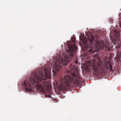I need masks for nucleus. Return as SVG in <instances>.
I'll use <instances>...</instances> for the list:
<instances>
[{
    "label": "nucleus",
    "instance_id": "3",
    "mask_svg": "<svg viewBox=\"0 0 121 121\" xmlns=\"http://www.w3.org/2000/svg\"><path fill=\"white\" fill-rule=\"evenodd\" d=\"M68 46L69 49L66 53L64 59H57L56 60V62H54V65L53 67L54 69L52 70L53 76L56 75L57 74V73L54 71V70L56 71H60V69L62 67L61 64L63 65H65L68 62L72 60L71 57L74 55L75 52L78 49L76 45L75 44H73V45L71 43L69 44H68Z\"/></svg>",
    "mask_w": 121,
    "mask_h": 121
},
{
    "label": "nucleus",
    "instance_id": "10",
    "mask_svg": "<svg viewBox=\"0 0 121 121\" xmlns=\"http://www.w3.org/2000/svg\"><path fill=\"white\" fill-rule=\"evenodd\" d=\"M98 56V54H97V53L96 54V55H93V56L94 57H95V56H96L97 57Z\"/></svg>",
    "mask_w": 121,
    "mask_h": 121
},
{
    "label": "nucleus",
    "instance_id": "12",
    "mask_svg": "<svg viewBox=\"0 0 121 121\" xmlns=\"http://www.w3.org/2000/svg\"><path fill=\"white\" fill-rule=\"evenodd\" d=\"M120 26L121 27V23H120Z\"/></svg>",
    "mask_w": 121,
    "mask_h": 121
},
{
    "label": "nucleus",
    "instance_id": "6",
    "mask_svg": "<svg viewBox=\"0 0 121 121\" xmlns=\"http://www.w3.org/2000/svg\"><path fill=\"white\" fill-rule=\"evenodd\" d=\"M114 36L116 39H115L114 37L110 35V39L112 42L114 44H117V41H119L120 40V35L118 32L116 30H115L114 32Z\"/></svg>",
    "mask_w": 121,
    "mask_h": 121
},
{
    "label": "nucleus",
    "instance_id": "5",
    "mask_svg": "<svg viewBox=\"0 0 121 121\" xmlns=\"http://www.w3.org/2000/svg\"><path fill=\"white\" fill-rule=\"evenodd\" d=\"M95 60H92V67L93 70L95 71L96 74L105 73L106 69H109L110 71H113L112 65L111 64H107L105 63L104 66L101 63H99L98 64V66H97L95 65Z\"/></svg>",
    "mask_w": 121,
    "mask_h": 121
},
{
    "label": "nucleus",
    "instance_id": "4",
    "mask_svg": "<svg viewBox=\"0 0 121 121\" xmlns=\"http://www.w3.org/2000/svg\"><path fill=\"white\" fill-rule=\"evenodd\" d=\"M86 35L87 36L88 39L89 43L86 40L84 42L83 44L84 50L85 51L86 50L89 48L88 54H90L97 52H93V49L94 46L98 50L102 49L104 47V42L102 40H99L97 35H95V38H94V36L92 35L91 33V37L90 35H88L87 34H86Z\"/></svg>",
    "mask_w": 121,
    "mask_h": 121
},
{
    "label": "nucleus",
    "instance_id": "7",
    "mask_svg": "<svg viewBox=\"0 0 121 121\" xmlns=\"http://www.w3.org/2000/svg\"><path fill=\"white\" fill-rule=\"evenodd\" d=\"M109 45V43L107 41L105 43V48H106L107 49L109 50L110 48Z\"/></svg>",
    "mask_w": 121,
    "mask_h": 121
},
{
    "label": "nucleus",
    "instance_id": "1",
    "mask_svg": "<svg viewBox=\"0 0 121 121\" xmlns=\"http://www.w3.org/2000/svg\"><path fill=\"white\" fill-rule=\"evenodd\" d=\"M45 73L43 75L42 71L41 70H37L33 72L31 77L28 80H26L22 83V85L26 88V91H34L35 87L33 85L30 84V83L35 85L38 90L42 91L43 92L45 90V88L48 89L49 91H51V87L48 82H45L47 78H50L51 74L50 70L47 68L44 69Z\"/></svg>",
    "mask_w": 121,
    "mask_h": 121
},
{
    "label": "nucleus",
    "instance_id": "9",
    "mask_svg": "<svg viewBox=\"0 0 121 121\" xmlns=\"http://www.w3.org/2000/svg\"><path fill=\"white\" fill-rule=\"evenodd\" d=\"M45 97L46 98H51V96L50 95H46L45 96Z\"/></svg>",
    "mask_w": 121,
    "mask_h": 121
},
{
    "label": "nucleus",
    "instance_id": "13",
    "mask_svg": "<svg viewBox=\"0 0 121 121\" xmlns=\"http://www.w3.org/2000/svg\"><path fill=\"white\" fill-rule=\"evenodd\" d=\"M91 64H90V66H91Z\"/></svg>",
    "mask_w": 121,
    "mask_h": 121
},
{
    "label": "nucleus",
    "instance_id": "2",
    "mask_svg": "<svg viewBox=\"0 0 121 121\" xmlns=\"http://www.w3.org/2000/svg\"><path fill=\"white\" fill-rule=\"evenodd\" d=\"M77 63L78 62L76 61L74 64H71L69 66L70 70L67 72L68 73H71L65 76L64 79L60 80L59 88L61 90H65L67 88H70L71 87L70 81H73V84L75 85L78 84L80 82L81 78L79 75V70L76 65Z\"/></svg>",
    "mask_w": 121,
    "mask_h": 121
},
{
    "label": "nucleus",
    "instance_id": "8",
    "mask_svg": "<svg viewBox=\"0 0 121 121\" xmlns=\"http://www.w3.org/2000/svg\"><path fill=\"white\" fill-rule=\"evenodd\" d=\"M86 72H88L90 70V69L89 68H88V67H87L86 68Z\"/></svg>",
    "mask_w": 121,
    "mask_h": 121
},
{
    "label": "nucleus",
    "instance_id": "11",
    "mask_svg": "<svg viewBox=\"0 0 121 121\" xmlns=\"http://www.w3.org/2000/svg\"><path fill=\"white\" fill-rule=\"evenodd\" d=\"M88 54L87 53H85L84 54V55L85 56H86Z\"/></svg>",
    "mask_w": 121,
    "mask_h": 121
}]
</instances>
